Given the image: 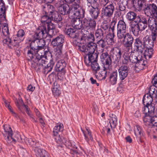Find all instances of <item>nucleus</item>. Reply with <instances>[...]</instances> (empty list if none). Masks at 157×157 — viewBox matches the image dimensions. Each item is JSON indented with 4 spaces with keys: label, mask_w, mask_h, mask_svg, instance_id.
Instances as JSON below:
<instances>
[{
    "label": "nucleus",
    "mask_w": 157,
    "mask_h": 157,
    "mask_svg": "<svg viewBox=\"0 0 157 157\" xmlns=\"http://www.w3.org/2000/svg\"><path fill=\"white\" fill-rule=\"evenodd\" d=\"M2 31L3 35L5 36H7L9 35L10 33L7 24H6L2 27Z\"/></svg>",
    "instance_id": "680f3d73"
},
{
    "label": "nucleus",
    "mask_w": 157,
    "mask_h": 157,
    "mask_svg": "<svg viewBox=\"0 0 157 157\" xmlns=\"http://www.w3.org/2000/svg\"><path fill=\"white\" fill-rule=\"evenodd\" d=\"M117 77V72H113L109 76V80L111 84L113 85L116 84Z\"/></svg>",
    "instance_id": "49530a36"
},
{
    "label": "nucleus",
    "mask_w": 157,
    "mask_h": 157,
    "mask_svg": "<svg viewBox=\"0 0 157 157\" xmlns=\"http://www.w3.org/2000/svg\"><path fill=\"white\" fill-rule=\"evenodd\" d=\"M44 12L45 14L50 16L54 11H56L53 6L50 4H45L43 6Z\"/></svg>",
    "instance_id": "cd10ccee"
},
{
    "label": "nucleus",
    "mask_w": 157,
    "mask_h": 157,
    "mask_svg": "<svg viewBox=\"0 0 157 157\" xmlns=\"http://www.w3.org/2000/svg\"><path fill=\"white\" fill-rule=\"evenodd\" d=\"M156 21V20L153 17L140 16L136 18V21L142 32L145 29L147 26L150 28Z\"/></svg>",
    "instance_id": "7ed1b4c3"
},
{
    "label": "nucleus",
    "mask_w": 157,
    "mask_h": 157,
    "mask_svg": "<svg viewBox=\"0 0 157 157\" xmlns=\"http://www.w3.org/2000/svg\"><path fill=\"white\" fill-rule=\"evenodd\" d=\"M85 44L90 43L91 42H93L94 40V36L92 33L87 36L85 39Z\"/></svg>",
    "instance_id": "4d7b16f0"
},
{
    "label": "nucleus",
    "mask_w": 157,
    "mask_h": 157,
    "mask_svg": "<svg viewBox=\"0 0 157 157\" xmlns=\"http://www.w3.org/2000/svg\"><path fill=\"white\" fill-rule=\"evenodd\" d=\"M130 26V30L133 34L135 36L138 35L140 30L137 23H135L134 22H131Z\"/></svg>",
    "instance_id": "c85d7f7f"
},
{
    "label": "nucleus",
    "mask_w": 157,
    "mask_h": 157,
    "mask_svg": "<svg viewBox=\"0 0 157 157\" xmlns=\"http://www.w3.org/2000/svg\"><path fill=\"white\" fill-rule=\"evenodd\" d=\"M134 52L139 53H142L144 50L145 47L141 39L140 38H136L134 42Z\"/></svg>",
    "instance_id": "dca6fc26"
},
{
    "label": "nucleus",
    "mask_w": 157,
    "mask_h": 157,
    "mask_svg": "<svg viewBox=\"0 0 157 157\" xmlns=\"http://www.w3.org/2000/svg\"><path fill=\"white\" fill-rule=\"evenodd\" d=\"M99 5H97L91 7H90L89 11L91 17L94 19L97 20L100 14V9H99ZM90 7V6H89Z\"/></svg>",
    "instance_id": "6ab92c4d"
},
{
    "label": "nucleus",
    "mask_w": 157,
    "mask_h": 157,
    "mask_svg": "<svg viewBox=\"0 0 157 157\" xmlns=\"http://www.w3.org/2000/svg\"><path fill=\"white\" fill-rule=\"evenodd\" d=\"M25 34V32L23 29L19 30L16 35L17 37H15V39H17L20 40V41H22L24 39V36Z\"/></svg>",
    "instance_id": "5fc2aeb1"
},
{
    "label": "nucleus",
    "mask_w": 157,
    "mask_h": 157,
    "mask_svg": "<svg viewBox=\"0 0 157 157\" xmlns=\"http://www.w3.org/2000/svg\"><path fill=\"white\" fill-rule=\"evenodd\" d=\"M109 123L111 128H114L117 124V116L113 114H112L110 115Z\"/></svg>",
    "instance_id": "58836bf2"
},
{
    "label": "nucleus",
    "mask_w": 157,
    "mask_h": 157,
    "mask_svg": "<svg viewBox=\"0 0 157 157\" xmlns=\"http://www.w3.org/2000/svg\"><path fill=\"white\" fill-rule=\"evenodd\" d=\"M133 6L136 10H141L145 2V0H132Z\"/></svg>",
    "instance_id": "7c9ffc66"
},
{
    "label": "nucleus",
    "mask_w": 157,
    "mask_h": 157,
    "mask_svg": "<svg viewBox=\"0 0 157 157\" xmlns=\"http://www.w3.org/2000/svg\"><path fill=\"white\" fill-rule=\"evenodd\" d=\"M143 121L144 123L147 124L149 123L153 124V126L157 127V116H151V115L146 116L143 119Z\"/></svg>",
    "instance_id": "a878e982"
},
{
    "label": "nucleus",
    "mask_w": 157,
    "mask_h": 157,
    "mask_svg": "<svg viewBox=\"0 0 157 157\" xmlns=\"http://www.w3.org/2000/svg\"><path fill=\"white\" fill-rule=\"evenodd\" d=\"M4 128L5 133L4 134L3 136L7 143L10 144L11 143L10 137L13 135V131L11 127L9 125H4Z\"/></svg>",
    "instance_id": "412c9836"
},
{
    "label": "nucleus",
    "mask_w": 157,
    "mask_h": 157,
    "mask_svg": "<svg viewBox=\"0 0 157 157\" xmlns=\"http://www.w3.org/2000/svg\"><path fill=\"white\" fill-rule=\"evenodd\" d=\"M101 59L103 64L104 69L100 73L99 76L102 78L101 79L105 80L107 77L108 71L111 68L112 60L106 53H102Z\"/></svg>",
    "instance_id": "f03ea898"
},
{
    "label": "nucleus",
    "mask_w": 157,
    "mask_h": 157,
    "mask_svg": "<svg viewBox=\"0 0 157 157\" xmlns=\"http://www.w3.org/2000/svg\"><path fill=\"white\" fill-rule=\"evenodd\" d=\"M157 86L154 85L151 86L149 89V94L152 97H156V93L157 91Z\"/></svg>",
    "instance_id": "8fccbe9b"
},
{
    "label": "nucleus",
    "mask_w": 157,
    "mask_h": 157,
    "mask_svg": "<svg viewBox=\"0 0 157 157\" xmlns=\"http://www.w3.org/2000/svg\"><path fill=\"white\" fill-rule=\"evenodd\" d=\"M97 46L98 45L99 47L102 48V52H103L104 49L106 47V41L104 39H101L96 40Z\"/></svg>",
    "instance_id": "c03bdc74"
},
{
    "label": "nucleus",
    "mask_w": 157,
    "mask_h": 157,
    "mask_svg": "<svg viewBox=\"0 0 157 157\" xmlns=\"http://www.w3.org/2000/svg\"><path fill=\"white\" fill-rule=\"evenodd\" d=\"M34 63L36 64L35 67H34L37 68L39 70L45 69V71H47L48 69H46V64L45 63V61L42 58L37 59L35 58Z\"/></svg>",
    "instance_id": "393cba45"
},
{
    "label": "nucleus",
    "mask_w": 157,
    "mask_h": 157,
    "mask_svg": "<svg viewBox=\"0 0 157 157\" xmlns=\"http://www.w3.org/2000/svg\"><path fill=\"white\" fill-rule=\"evenodd\" d=\"M21 41H20V40L17 39H14L12 41L11 45L13 46H18L19 45V43Z\"/></svg>",
    "instance_id": "338daca9"
},
{
    "label": "nucleus",
    "mask_w": 157,
    "mask_h": 157,
    "mask_svg": "<svg viewBox=\"0 0 157 157\" xmlns=\"http://www.w3.org/2000/svg\"><path fill=\"white\" fill-rule=\"evenodd\" d=\"M88 58H84V62L87 66L90 65V63L97 61L98 60V54L96 52L90 53L86 54Z\"/></svg>",
    "instance_id": "a211bd4d"
},
{
    "label": "nucleus",
    "mask_w": 157,
    "mask_h": 157,
    "mask_svg": "<svg viewBox=\"0 0 157 157\" xmlns=\"http://www.w3.org/2000/svg\"><path fill=\"white\" fill-rule=\"evenodd\" d=\"M65 33L69 37L73 39V43L75 44L78 45L80 41V38L79 37V33L72 28H70L67 29H66Z\"/></svg>",
    "instance_id": "1a4fd4ad"
},
{
    "label": "nucleus",
    "mask_w": 157,
    "mask_h": 157,
    "mask_svg": "<svg viewBox=\"0 0 157 157\" xmlns=\"http://www.w3.org/2000/svg\"><path fill=\"white\" fill-rule=\"evenodd\" d=\"M54 63L55 62L53 59H52L50 60L49 63L46 65V69H48L47 72H49L51 71L54 65Z\"/></svg>",
    "instance_id": "e2e57ef3"
},
{
    "label": "nucleus",
    "mask_w": 157,
    "mask_h": 157,
    "mask_svg": "<svg viewBox=\"0 0 157 157\" xmlns=\"http://www.w3.org/2000/svg\"><path fill=\"white\" fill-rule=\"evenodd\" d=\"M149 109V113L150 115H153L155 112V107L152 104H149L147 105Z\"/></svg>",
    "instance_id": "69168bd1"
},
{
    "label": "nucleus",
    "mask_w": 157,
    "mask_h": 157,
    "mask_svg": "<svg viewBox=\"0 0 157 157\" xmlns=\"http://www.w3.org/2000/svg\"><path fill=\"white\" fill-rule=\"evenodd\" d=\"M140 17L139 15H137V14L132 11H129L126 14V17L128 21L131 22H135L136 21V18Z\"/></svg>",
    "instance_id": "473e14b6"
},
{
    "label": "nucleus",
    "mask_w": 157,
    "mask_h": 157,
    "mask_svg": "<svg viewBox=\"0 0 157 157\" xmlns=\"http://www.w3.org/2000/svg\"><path fill=\"white\" fill-rule=\"evenodd\" d=\"M134 133L137 141L141 144H144V143L143 140L144 131L141 127L136 124L134 126Z\"/></svg>",
    "instance_id": "4468645a"
},
{
    "label": "nucleus",
    "mask_w": 157,
    "mask_h": 157,
    "mask_svg": "<svg viewBox=\"0 0 157 157\" xmlns=\"http://www.w3.org/2000/svg\"><path fill=\"white\" fill-rule=\"evenodd\" d=\"M70 145H69V147L70 149H72L74 153L76 154H79L80 153V151L79 150V149L78 148V147L74 143H71Z\"/></svg>",
    "instance_id": "13d9d810"
},
{
    "label": "nucleus",
    "mask_w": 157,
    "mask_h": 157,
    "mask_svg": "<svg viewBox=\"0 0 157 157\" xmlns=\"http://www.w3.org/2000/svg\"><path fill=\"white\" fill-rule=\"evenodd\" d=\"M117 18H113L109 26V29H110L112 31V34L113 37L115 36V26L117 23Z\"/></svg>",
    "instance_id": "09e8293b"
},
{
    "label": "nucleus",
    "mask_w": 157,
    "mask_h": 157,
    "mask_svg": "<svg viewBox=\"0 0 157 157\" xmlns=\"http://www.w3.org/2000/svg\"><path fill=\"white\" fill-rule=\"evenodd\" d=\"M59 86L57 82H55L53 83L52 91L53 94L56 96H58L60 94L59 90Z\"/></svg>",
    "instance_id": "de8ad7c7"
},
{
    "label": "nucleus",
    "mask_w": 157,
    "mask_h": 157,
    "mask_svg": "<svg viewBox=\"0 0 157 157\" xmlns=\"http://www.w3.org/2000/svg\"><path fill=\"white\" fill-rule=\"evenodd\" d=\"M33 43H30L29 46H27L25 49L27 51V58L29 60H32L35 56L36 49V45L33 44Z\"/></svg>",
    "instance_id": "2eb2a0df"
},
{
    "label": "nucleus",
    "mask_w": 157,
    "mask_h": 157,
    "mask_svg": "<svg viewBox=\"0 0 157 157\" xmlns=\"http://www.w3.org/2000/svg\"><path fill=\"white\" fill-rule=\"evenodd\" d=\"M82 14L79 17H72L71 21L72 26L75 29H80L83 25L82 21H81L80 18H84L85 11L83 9L82 10Z\"/></svg>",
    "instance_id": "f8f14e48"
},
{
    "label": "nucleus",
    "mask_w": 157,
    "mask_h": 157,
    "mask_svg": "<svg viewBox=\"0 0 157 157\" xmlns=\"http://www.w3.org/2000/svg\"><path fill=\"white\" fill-rule=\"evenodd\" d=\"M51 16L45 14V15L42 16L41 18V21L43 24L42 25H46L49 22L51 21Z\"/></svg>",
    "instance_id": "a18cd8bd"
},
{
    "label": "nucleus",
    "mask_w": 157,
    "mask_h": 157,
    "mask_svg": "<svg viewBox=\"0 0 157 157\" xmlns=\"http://www.w3.org/2000/svg\"><path fill=\"white\" fill-rule=\"evenodd\" d=\"M41 33L38 30H36L34 34L32 36V39L29 40L33 45H36V50L40 53V51L46 48V42L43 38L46 36Z\"/></svg>",
    "instance_id": "f257e3e1"
},
{
    "label": "nucleus",
    "mask_w": 157,
    "mask_h": 157,
    "mask_svg": "<svg viewBox=\"0 0 157 157\" xmlns=\"http://www.w3.org/2000/svg\"><path fill=\"white\" fill-rule=\"evenodd\" d=\"M157 24L156 21L150 28L151 31V36L153 41H155L157 36Z\"/></svg>",
    "instance_id": "f704fd0d"
},
{
    "label": "nucleus",
    "mask_w": 157,
    "mask_h": 157,
    "mask_svg": "<svg viewBox=\"0 0 157 157\" xmlns=\"http://www.w3.org/2000/svg\"><path fill=\"white\" fill-rule=\"evenodd\" d=\"M101 27V29H102L104 31H106L109 28V24L107 23H102Z\"/></svg>",
    "instance_id": "774afa93"
},
{
    "label": "nucleus",
    "mask_w": 157,
    "mask_h": 157,
    "mask_svg": "<svg viewBox=\"0 0 157 157\" xmlns=\"http://www.w3.org/2000/svg\"><path fill=\"white\" fill-rule=\"evenodd\" d=\"M152 96H151L148 94H146L144 96L143 102L144 105H148L151 104L153 101Z\"/></svg>",
    "instance_id": "c9c22d12"
},
{
    "label": "nucleus",
    "mask_w": 157,
    "mask_h": 157,
    "mask_svg": "<svg viewBox=\"0 0 157 157\" xmlns=\"http://www.w3.org/2000/svg\"><path fill=\"white\" fill-rule=\"evenodd\" d=\"M149 37L147 36H146L145 37H144L143 39V42L144 46V47L147 48L149 45Z\"/></svg>",
    "instance_id": "0e129e2a"
},
{
    "label": "nucleus",
    "mask_w": 157,
    "mask_h": 157,
    "mask_svg": "<svg viewBox=\"0 0 157 157\" xmlns=\"http://www.w3.org/2000/svg\"><path fill=\"white\" fill-rule=\"evenodd\" d=\"M86 130L84 131L83 130H82V131L84 134L85 139L88 142L90 140L91 141H93V139L92 136L91 135V132L89 128H86Z\"/></svg>",
    "instance_id": "4c0bfd02"
},
{
    "label": "nucleus",
    "mask_w": 157,
    "mask_h": 157,
    "mask_svg": "<svg viewBox=\"0 0 157 157\" xmlns=\"http://www.w3.org/2000/svg\"><path fill=\"white\" fill-rule=\"evenodd\" d=\"M91 68L92 71L96 74L98 71H99L100 69V67L97 62V61L90 63Z\"/></svg>",
    "instance_id": "603ef678"
},
{
    "label": "nucleus",
    "mask_w": 157,
    "mask_h": 157,
    "mask_svg": "<svg viewBox=\"0 0 157 157\" xmlns=\"http://www.w3.org/2000/svg\"><path fill=\"white\" fill-rule=\"evenodd\" d=\"M96 19L86 17L82 20L83 25L86 26L88 31L90 33H94L96 29L97 24Z\"/></svg>",
    "instance_id": "39448f33"
},
{
    "label": "nucleus",
    "mask_w": 157,
    "mask_h": 157,
    "mask_svg": "<svg viewBox=\"0 0 157 157\" xmlns=\"http://www.w3.org/2000/svg\"><path fill=\"white\" fill-rule=\"evenodd\" d=\"M63 47H56L54 49V54L57 59H61L62 57Z\"/></svg>",
    "instance_id": "ea45409f"
},
{
    "label": "nucleus",
    "mask_w": 157,
    "mask_h": 157,
    "mask_svg": "<svg viewBox=\"0 0 157 157\" xmlns=\"http://www.w3.org/2000/svg\"><path fill=\"white\" fill-rule=\"evenodd\" d=\"M126 28L127 25L124 19L119 20L117 24V38L123 36L124 34L126 33Z\"/></svg>",
    "instance_id": "ddd939ff"
},
{
    "label": "nucleus",
    "mask_w": 157,
    "mask_h": 157,
    "mask_svg": "<svg viewBox=\"0 0 157 157\" xmlns=\"http://www.w3.org/2000/svg\"><path fill=\"white\" fill-rule=\"evenodd\" d=\"M50 16L52 20L57 22H60L62 19L61 16L57 11H54Z\"/></svg>",
    "instance_id": "37998d69"
},
{
    "label": "nucleus",
    "mask_w": 157,
    "mask_h": 157,
    "mask_svg": "<svg viewBox=\"0 0 157 157\" xmlns=\"http://www.w3.org/2000/svg\"><path fill=\"white\" fill-rule=\"evenodd\" d=\"M153 48H147L144 52V56L145 59L148 60L152 57L153 55Z\"/></svg>",
    "instance_id": "72a5a7b5"
},
{
    "label": "nucleus",
    "mask_w": 157,
    "mask_h": 157,
    "mask_svg": "<svg viewBox=\"0 0 157 157\" xmlns=\"http://www.w3.org/2000/svg\"><path fill=\"white\" fill-rule=\"evenodd\" d=\"M55 29V25L51 22H49L46 25L40 26L37 30L47 36L51 30Z\"/></svg>",
    "instance_id": "f3484780"
},
{
    "label": "nucleus",
    "mask_w": 157,
    "mask_h": 157,
    "mask_svg": "<svg viewBox=\"0 0 157 157\" xmlns=\"http://www.w3.org/2000/svg\"><path fill=\"white\" fill-rule=\"evenodd\" d=\"M80 7L78 4L74 3L70 9V16L79 17L82 15L80 14Z\"/></svg>",
    "instance_id": "5701e85b"
},
{
    "label": "nucleus",
    "mask_w": 157,
    "mask_h": 157,
    "mask_svg": "<svg viewBox=\"0 0 157 157\" xmlns=\"http://www.w3.org/2000/svg\"><path fill=\"white\" fill-rule=\"evenodd\" d=\"M59 12L63 15H68L70 16V8L67 4H61L58 7Z\"/></svg>",
    "instance_id": "b1692460"
},
{
    "label": "nucleus",
    "mask_w": 157,
    "mask_h": 157,
    "mask_svg": "<svg viewBox=\"0 0 157 157\" xmlns=\"http://www.w3.org/2000/svg\"><path fill=\"white\" fill-rule=\"evenodd\" d=\"M64 41V36L62 35H60L56 38H53L51 43L53 47H63Z\"/></svg>",
    "instance_id": "4be33fe9"
},
{
    "label": "nucleus",
    "mask_w": 157,
    "mask_h": 157,
    "mask_svg": "<svg viewBox=\"0 0 157 157\" xmlns=\"http://www.w3.org/2000/svg\"><path fill=\"white\" fill-rule=\"evenodd\" d=\"M78 44V49L82 52L85 54L95 52V51L97 47V44L94 42H91L87 44H85L81 46Z\"/></svg>",
    "instance_id": "423d86ee"
},
{
    "label": "nucleus",
    "mask_w": 157,
    "mask_h": 157,
    "mask_svg": "<svg viewBox=\"0 0 157 157\" xmlns=\"http://www.w3.org/2000/svg\"><path fill=\"white\" fill-rule=\"evenodd\" d=\"M10 140L11 143H15L17 141L20 142H23V140L21 135L18 134H16L13 138L12 137V136L10 137Z\"/></svg>",
    "instance_id": "3c124183"
},
{
    "label": "nucleus",
    "mask_w": 157,
    "mask_h": 157,
    "mask_svg": "<svg viewBox=\"0 0 157 157\" xmlns=\"http://www.w3.org/2000/svg\"><path fill=\"white\" fill-rule=\"evenodd\" d=\"M63 124L59 123L53 129V133L54 136H57L58 135L59 132H61L63 131Z\"/></svg>",
    "instance_id": "79ce46f5"
},
{
    "label": "nucleus",
    "mask_w": 157,
    "mask_h": 157,
    "mask_svg": "<svg viewBox=\"0 0 157 157\" xmlns=\"http://www.w3.org/2000/svg\"><path fill=\"white\" fill-rule=\"evenodd\" d=\"M130 53L125 52L122 56L121 65H126L128 66L130 62L129 54Z\"/></svg>",
    "instance_id": "e433bc0d"
},
{
    "label": "nucleus",
    "mask_w": 157,
    "mask_h": 157,
    "mask_svg": "<svg viewBox=\"0 0 157 157\" xmlns=\"http://www.w3.org/2000/svg\"><path fill=\"white\" fill-rule=\"evenodd\" d=\"M37 157H48V153L45 150L40 148L39 147L34 149Z\"/></svg>",
    "instance_id": "2f4dec72"
},
{
    "label": "nucleus",
    "mask_w": 157,
    "mask_h": 157,
    "mask_svg": "<svg viewBox=\"0 0 157 157\" xmlns=\"http://www.w3.org/2000/svg\"><path fill=\"white\" fill-rule=\"evenodd\" d=\"M145 14L146 17H155L157 18V6L154 4H147L144 9Z\"/></svg>",
    "instance_id": "0eeeda50"
},
{
    "label": "nucleus",
    "mask_w": 157,
    "mask_h": 157,
    "mask_svg": "<svg viewBox=\"0 0 157 157\" xmlns=\"http://www.w3.org/2000/svg\"><path fill=\"white\" fill-rule=\"evenodd\" d=\"M107 53L111 59V57L114 60V63L119 62V60L121 59L122 55V52L121 49L118 47H116L113 48L110 51V56L107 52L103 53ZM112 60V59H111Z\"/></svg>",
    "instance_id": "6e6552de"
},
{
    "label": "nucleus",
    "mask_w": 157,
    "mask_h": 157,
    "mask_svg": "<svg viewBox=\"0 0 157 157\" xmlns=\"http://www.w3.org/2000/svg\"><path fill=\"white\" fill-rule=\"evenodd\" d=\"M116 3H117L119 10L121 11H124L125 10L126 7L123 4V0H120L118 1H116Z\"/></svg>",
    "instance_id": "bf43d9fd"
},
{
    "label": "nucleus",
    "mask_w": 157,
    "mask_h": 157,
    "mask_svg": "<svg viewBox=\"0 0 157 157\" xmlns=\"http://www.w3.org/2000/svg\"><path fill=\"white\" fill-rule=\"evenodd\" d=\"M116 4V2H111L109 5L104 7L102 10L103 16L108 19L111 18L115 10L114 5Z\"/></svg>",
    "instance_id": "9d476101"
},
{
    "label": "nucleus",
    "mask_w": 157,
    "mask_h": 157,
    "mask_svg": "<svg viewBox=\"0 0 157 157\" xmlns=\"http://www.w3.org/2000/svg\"><path fill=\"white\" fill-rule=\"evenodd\" d=\"M5 13V4L3 0H0V15L4 16Z\"/></svg>",
    "instance_id": "864d4df0"
},
{
    "label": "nucleus",
    "mask_w": 157,
    "mask_h": 157,
    "mask_svg": "<svg viewBox=\"0 0 157 157\" xmlns=\"http://www.w3.org/2000/svg\"><path fill=\"white\" fill-rule=\"evenodd\" d=\"M129 55L130 62L132 63H136L138 60L137 57L135 54L132 53H134V51H131Z\"/></svg>",
    "instance_id": "6e6d98bb"
},
{
    "label": "nucleus",
    "mask_w": 157,
    "mask_h": 157,
    "mask_svg": "<svg viewBox=\"0 0 157 157\" xmlns=\"http://www.w3.org/2000/svg\"><path fill=\"white\" fill-rule=\"evenodd\" d=\"M56 137L55 139L56 142L59 144H62L65 142V140L63 136H60L59 135L55 136Z\"/></svg>",
    "instance_id": "052dcab7"
},
{
    "label": "nucleus",
    "mask_w": 157,
    "mask_h": 157,
    "mask_svg": "<svg viewBox=\"0 0 157 157\" xmlns=\"http://www.w3.org/2000/svg\"><path fill=\"white\" fill-rule=\"evenodd\" d=\"M118 39L122 40L123 44L124 47L125 48L127 51H129L132 48V44L134 42V39L133 36L129 33H128L124 34L123 36H121L118 37Z\"/></svg>",
    "instance_id": "20e7f679"
},
{
    "label": "nucleus",
    "mask_w": 157,
    "mask_h": 157,
    "mask_svg": "<svg viewBox=\"0 0 157 157\" xmlns=\"http://www.w3.org/2000/svg\"><path fill=\"white\" fill-rule=\"evenodd\" d=\"M66 64L64 60L61 59L58 61L55 67V69L56 71L58 72V76L63 78L66 73L65 67Z\"/></svg>",
    "instance_id": "9b49d317"
},
{
    "label": "nucleus",
    "mask_w": 157,
    "mask_h": 157,
    "mask_svg": "<svg viewBox=\"0 0 157 157\" xmlns=\"http://www.w3.org/2000/svg\"><path fill=\"white\" fill-rule=\"evenodd\" d=\"M129 70V67L126 65H121L118 71L120 79L121 80H124L128 75Z\"/></svg>",
    "instance_id": "aec40b11"
},
{
    "label": "nucleus",
    "mask_w": 157,
    "mask_h": 157,
    "mask_svg": "<svg viewBox=\"0 0 157 157\" xmlns=\"http://www.w3.org/2000/svg\"><path fill=\"white\" fill-rule=\"evenodd\" d=\"M95 36L96 40L103 39L104 37L105 33L101 28H98L95 31Z\"/></svg>",
    "instance_id": "a19ab883"
},
{
    "label": "nucleus",
    "mask_w": 157,
    "mask_h": 157,
    "mask_svg": "<svg viewBox=\"0 0 157 157\" xmlns=\"http://www.w3.org/2000/svg\"><path fill=\"white\" fill-rule=\"evenodd\" d=\"M148 60H146L142 58L138 59L135 64V67L139 69L142 70L147 67L148 66Z\"/></svg>",
    "instance_id": "bb28decb"
},
{
    "label": "nucleus",
    "mask_w": 157,
    "mask_h": 157,
    "mask_svg": "<svg viewBox=\"0 0 157 157\" xmlns=\"http://www.w3.org/2000/svg\"><path fill=\"white\" fill-rule=\"evenodd\" d=\"M45 49H43L40 51V52H38L37 50H36V53L35 54V57L37 59L42 58L44 57L47 59V55L50 54L52 56V55L50 53L48 50H45Z\"/></svg>",
    "instance_id": "c756f323"
}]
</instances>
